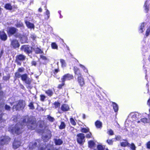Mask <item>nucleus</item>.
<instances>
[{
    "instance_id": "nucleus-16",
    "label": "nucleus",
    "mask_w": 150,
    "mask_h": 150,
    "mask_svg": "<svg viewBox=\"0 0 150 150\" xmlns=\"http://www.w3.org/2000/svg\"><path fill=\"white\" fill-rule=\"evenodd\" d=\"M0 38L2 40L4 41H5L7 39V35L4 31L0 32Z\"/></svg>"
},
{
    "instance_id": "nucleus-56",
    "label": "nucleus",
    "mask_w": 150,
    "mask_h": 150,
    "mask_svg": "<svg viewBox=\"0 0 150 150\" xmlns=\"http://www.w3.org/2000/svg\"><path fill=\"white\" fill-rule=\"evenodd\" d=\"M40 58L41 59H42V60H44L45 61L47 60L46 57L45 56H43V55H41Z\"/></svg>"
},
{
    "instance_id": "nucleus-8",
    "label": "nucleus",
    "mask_w": 150,
    "mask_h": 150,
    "mask_svg": "<svg viewBox=\"0 0 150 150\" xmlns=\"http://www.w3.org/2000/svg\"><path fill=\"white\" fill-rule=\"evenodd\" d=\"M73 79V76L70 74H67L63 76L61 78L62 82H64L66 81L69 80Z\"/></svg>"
},
{
    "instance_id": "nucleus-33",
    "label": "nucleus",
    "mask_w": 150,
    "mask_h": 150,
    "mask_svg": "<svg viewBox=\"0 0 150 150\" xmlns=\"http://www.w3.org/2000/svg\"><path fill=\"white\" fill-rule=\"evenodd\" d=\"M97 148L98 150H104L105 146H102L101 144H99L97 146Z\"/></svg>"
},
{
    "instance_id": "nucleus-10",
    "label": "nucleus",
    "mask_w": 150,
    "mask_h": 150,
    "mask_svg": "<svg viewBox=\"0 0 150 150\" xmlns=\"http://www.w3.org/2000/svg\"><path fill=\"white\" fill-rule=\"evenodd\" d=\"M10 141V139L8 136L1 137L0 140V144L1 145H4Z\"/></svg>"
},
{
    "instance_id": "nucleus-17",
    "label": "nucleus",
    "mask_w": 150,
    "mask_h": 150,
    "mask_svg": "<svg viewBox=\"0 0 150 150\" xmlns=\"http://www.w3.org/2000/svg\"><path fill=\"white\" fill-rule=\"evenodd\" d=\"M38 141H36L34 142H30L29 144V148L30 149H33L36 147Z\"/></svg>"
},
{
    "instance_id": "nucleus-39",
    "label": "nucleus",
    "mask_w": 150,
    "mask_h": 150,
    "mask_svg": "<svg viewBox=\"0 0 150 150\" xmlns=\"http://www.w3.org/2000/svg\"><path fill=\"white\" fill-rule=\"evenodd\" d=\"M128 145V143L126 141L121 143V145L122 146L125 147Z\"/></svg>"
},
{
    "instance_id": "nucleus-30",
    "label": "nucleus",
    "mask_w": 150,
    "mask_h": 150,
    "mask_svg": "<svg viewBox=\"0 0 150 150\" xmlns=\"http://www.w3.org/2000/svg\"><path fill=\"white\" fill-rule=\"evenodd\" d=\"M89 147L92 148L94 145L95 143L93 141H90L88 142Z\"/></svg>"
},
{
    "instance_id": "nucleus-53",
    "label": "nucleus",
    "mask_w": 150,
    "mask_h": 150,
    "mask_svg": "<svg viewBox=\"0 0 150 150\" xmlns=\"http://www.w3.org/2000/svg\"><path fill=\"white\" fill-rule=\"evenodd\" d=\"M48 120L51 122H53L54 120V119L50 116H48Z\"/></svg>"
},
{
    "instance_id": "nucleus-48",
    "label": "nucleus",
    "mask_w": 150,
    "mask_h": 150,
    "mask_svg": "<svg viewBox=\"0 0 150 150\" xmlns=\"http://www.w3.org/2000/svg\"><path fill=\"white\" fill-rule=\"evenodd\" d=\"M40 96L41 100L42 101H44L46 98L45 96L43 95H41Z\"/></svg>"
},
{
    "instance_id": "nucleus-26",
    "label": "nucleus",
    "mask_w": 150,
    "mask_h": 150,
    "mask_svg": "<svg viewBox=\"0 0 150 150\" xmlns=\"http://www.w3.org/2000/svg\"><path fill=\"white\" fill-rule=\"evenodd\" d=\"M60 62L61 63V66L62 67H66V64L65 62V61L62 59H60Z\"/></svg>"
},
{
    "instance_id": "nucleus-34",
    "label": "nucleus",
    "mask_w": 150,
    "mask_h": 150,
    "mask_svg": "<svg viewBox=\"0 0 150 150\" xmlns=\"http://www.w3.org/2000/svg\"><path fill=\"white\" fill-rule=\"evenodd\" d=\"M51 47L52 48L54 49H58V46L55 43H52L51 44Z\"/></svg>"
},
{
    "instance_id": "nucleus-55",
    "label": "nucleus",
    "mask_w": 150,
    "mask_h": 150,
    "mask_svg": "<svg viewBox=\"0 0 150 150\" xmlns=\"http://www.w3.org/2000/svg\"><path fill=\"white\" fill-rule=\"evenodd\" d=\"M54 105L56 108H57L60 106V103L57 102H55L54 103Z\"/></svg>"
},
{
    "instance_id": "nucleus-49",
    "label": "nucleus",
    "mask_w": 150,
    "mask_h": 150,
    "mask_svg": "<svg viewBox=\"0 0 150 150\" xmlns=\"http://www.w3.org/2000/svg\"><path fill=\"white\" fill-rule=\"evenodd\" d=\"M75 74L78 76H81V74L79 70L75 72Z\"/></svg>"
},
{
    "instance_id": "nucleus-32",
    "label": "nucleus",
    "mask_w": 150,
    "mask_h": 150,
    "mask_svg": "<svg viewBox=\"0 0 150 150\" xmlns=\"http://www.w3.org/2000/svg\"><path fill=\"white\" fill-rule=\"evenodd\" d=\"M66 125L64 122H62L61 125L59 126V128L60 129H63L65 128Z\"/></svg>"
},
{
    "instance_id": "nucleus-63",
    "label": "nucleus",
    "mask_w": 150,
    "mask_h": 150,
    "mask_svg": "<svg viewBox=\"0 0 150 150\" xmlns=\"http://www.w3.org/2000/svg\"><path fill=\"white\" fill-rule=\"evenodd\" d=\"M148 105L150 107V99H149L148 101Z\"/></svg>"
},
{
    "instance_id": "nucleus-25",
    "label": "nucleus",
    "mask_w": 150,
    "mask_h": 150,
    "mask_svg": "<svg viewBox=\"0 0 150 150\" xmlns=\"http://www.w3.org/2000/svg\"><path fill=\"white\" fill-rule=\"evenodd\" d=\"M45 93L47 95L50 96H52L53 93L52 91L50 90L49 89L45 91Z\"/></svg>"
},
{
    "instance_id": "nucleus-13",
    "label": "nucleus",
    "mask_w": 150,
    "mask_h": 150,
    "mask_svg": "<svg viewBox=\"0 0 150 150\" xmlns=\"http://www.w3.org/2000/svg\"><path fill=\"white\" fill-rule=\"evenodd\" d=\"M11 45L13 47L16 48L19 47L20 45L18 40H14L11 42Z\"/></svg>"
},
{
    "instance_id": "nucleus-7",
    "label": "nucleus",
    "mask_w": 150,
    "mask_h": 150,
    "mask_svg": "<svg viewBox=\"0 0 150 150\" xmlns=\"http://www.w3.org/2000/svg\"><path fill=\"white\" fill-rule=\"evenodd\" d=\"M21 144V140L20 139H15L13 144V148L15 149L18 148Z\"/></svg>"
},
{
    "instance_id": "nucleus-46",
    "label": "nucleus",
    "mask_w": 150,
    "mask_h": 150,
    "mask_svg": "<svg viewBox=\"0 0 150 150\" xmlns=\"http://www.w3.org/2000/svg\"><path fill=\"white\" fill-rule=\"evenodd\" d=\"M107 142L109 144L112 145L113 144V141L112 140H107Z\"/></svg>"
},
{
    "instance_id": "nucleus-62",
    "label": "nucleus",
    "mask_w": 150,
    "mask_h": 150,
    "mask_svg": "<svg viewBox=\"0 0 150 150\" xmlns=\"http://www.w3.org/2000/svg\"><path fill=\"white\" fill-rule=\"evenodd\" d=\"M3 50H2L1 51V52H0V57H1L2 55L3 54Z\"/></svg>"
},
{
    "instance_id": "nucleus-4",
    "label": "nucleus",
    "mask_w": 150,
    "mask_h": 150,
    "mask_svg": "<svg viewBox=\"0 0 150 150\" xmlns=\"http://www.w3.org/2000/svg\"><path fill=\"white\" fill-rule=\"evenodd\" d=\"M21 78L22 81H24L26 83L28 84H30L31 80L30 78L28 77L27 74H25L22 75Z\"/></svg>"
},
{
    "instance_id": "nucleus-47",
    "label": "nucleus",
    "mask_w": 150,
    "mask_h": 150,
    "mask_svg": "<svg viewBox=\"0 0 150 150\" xmlns=\"http://www.w3.org/2000/svg\"><path fill=\"white\" fill-rule=\"evenodd\" d=\"M23 25V24L22 23H19L17 24L16 25V26L18 28L22 26Z\"/></svg>"
},
{
    "instance_id": "nucleus-59",
    "label": "nucleus",
    "mask_w": 150,
    "mask_h": 150,
    "mask_svg": "<svg viewBox=\"0 0 150 150\" xmlns=\"http://www.w3.org/2000/svg\"><path fill=\"white\" fill-rule=\"evenodd\" d=\"M121 139V137L120 136H117L116 137V139L117 140H119Z\"/></svg>"
},
{
    "instance_id": "nucleus-45",
    "label": "nucleus",
    "mask_w": 150,
    "mask_h": 150,
    "mask_svg": "<svg viewBox=\"0 0 150 150\" xmlns=\"http://www.w3.org/2000/svg\"><path fill=\"white\" fill-rule=\"evenodd\" d=\"M108 133L110 135H113L114 134V132L113 131L112 129H109L108 131Z\"/></svg>"
},
{
    "instance_id": "nucleus-28",
    "label": "nucleus",
    "mask_w": 150,
    "mask_h": 150,
    "mask_svg": "<svg viewBox=\"0 0 150 150\" xmlns=\"http://www.w3.org/2000/svg\"><path fill=\"white\" fill-rule=\"evenodd\" d=\"M142 122L144 123H146L148 122V120L146 118H143L140 120V121H139L137 122L138 123Z\"/></svg>"
},
{
    "instance_id": "nucleus-5",
    "label": "nucleus",
    "mask_w": 150,
    "mask_h": 150,
    "mask_svg": "<svg viewBox=\"0 0 150 150\" xmlns=\"http://www.w3.org/2000/svg\"><path fill=\"white\" fill-rule=\"evenodd\" d=\"M32 49V47L29 46L28 45H24L21 46V50L26 53L29 54L31 52Z\"/></svg>"
},
{
    "instance_id": "nucleus-44",
    "label": "nucleus",
    "mask_w": 150,
    "mask_h": 150,
    "mask_svg": "<svg viewBox=\"0 0 150 150\" xmlns=\"http://www.w3.org/2000/svg\"><path fill=\"white\" fill-rule=\"evenodd\" d=\"M24 68L23 67L20 68L18 69L17 71L20 73H21L24 71Z\"/></svg>"
},
{
    "instance_id": "nucleus-61",
    "label": "nucleus",
    "mask_w": 150,
    "mask_h": 150,
    "mask_svg": "<svg viewBox=\"0 0 150 150\" xmlns=\"http://www.w3.org/2000/svg\"><path fill=\"white\" fill-rule=\"evenodd\" d=\"M3 94V92L2 91H0V98H1Z\"/></svg>"
},
{
    "instance_id": "nucleus-24",
    "label": "nucleus",
    "mask_w": 150,
    "mask_h": 150,
    "mask_svg": "<svg viewBox=\"0 0 150 150\" xmlns=\"http://www.w3.org/2000/svg\"><path fill=\"white\" fill-rule=\"evenodd\" d=\"M95 125L97 128H100L102 127V123L100 121H97L95 122Z\"/></svg>"
},
{
    "instance_id": "nucleus-23",
    "label": "nucleus",
    "mask_w": 150,
    "mask_h": 150,
    "mask_svg": "<svg viewBox=\"0 0 150 150\" xmlns=\"http://www.w3.org/2000/svg\"><path fill=\"white\" fill-rule=\"evenodd\" d=\"M54 142L55 144L57 145H60L62 144L63 143L62 140L59 139H55Z\"/></svg>"
},
{
    "instance_id": "nucleus-11",
    "label": "nucleus",
    "mask_w": 150,
    "mask_h": 150,
    "mask_svg": "<svg viewBox=\"0 0 150 150\" xmlns=\"http://www.w3.org/2000/svg\"><path fill=\"white\" fill-rule=\"evenodd\" d=\"M77 81L78 83L81 87H83L85 85L84 79L82 76L78 77Z\"/></svg>"
},
{
    "instance_id": "nucleus-19",
    "label": "nucleus",
    "mask_w": 150,
    "mask_h": 150,
    "mask_svg": "<svg viewBox=\"0 0 150 150\" xmlns=\"http://www.w3.org/2000/svg\"><path fill=\"white\" fill-rule=\"evenodd\" d=\"M69 109L68 106L66 104H64L62 105L61 107L62 110L63 111H68Z\"/></svg>"
},
{
    "instance_id": "nucleus-22",
    "label": "nucleus",
    "mask_w": 150,
    "mask_h": 150,
    "mask_svg": "<svg viewBox=\"0 0 150 150\" xmlns=\"http://www.w3.org/2000/svg\"><path fill=\"white\" fill-rule=\"evenodd\" d=\"M112 106L115 112H117L118 110V107L117 105L114 102L112 103Z\"/></svg>"
},
{
    "instance_id": "nucleus-37",
    "label": "nucleus",
    "mask_w": 150,
    "mask_h": 150,
    "mask_svg": "<svg viewBox=\"0 0 150 150\" xmlns=\"http://www.w3.org/2000/svg\"><path fill=\"white\" fill-rule=\"evenodd\" d=\"M18 71L16 72L15 74V77L18 78L21 77L22 75Z\"/></svg>"
},
{
    "instance_id": "nucleus-29",
    "label": "nucleus",
    "mask_w": 150,
    "mask_h": 150,
    "mask_svg": "<svg viewBox=\"0 0 150 150\" xmlns=\"http://www.w3.org/2000/svg\"><path fill=\"white\" fill-rule=\"evenodd\" d=\"M34 50L35 53L37 54H41L43 53L42 51L38 48H37L34 49Z\"/></svg>"
},
{
    "instance_id": "nucleus-21",
    "label": "nucleus",
    "mask_w": 150,
    "mask_h": 150,
    "mask_svg": "<svg viewBox=\"0 0 150 150\" xmlns=\"http://www.w3.org/2000/svg\"><path fill=\"white\" fill-rule=\"evenodd\" d=\"M25 57L22 54H20L17 56V60L23 61L25 60Z\"/></svg>"
},
{
    "instance_id": "nucleus-42",
    "label": "nucleus",
    "mask_w": 150,
    "mask_h": 150,
    "mask_svg": "<svg viewBox=\"0 0 150 150\" xmlns=\"http://www.w3.org/2000/svg\"><path fill=\"white\" fill-rule=\"evenodd\" d=\"M29 107H30V109H33L34 108L33 103V102L30 103L28 105Z\"/></svg>"
},
{
    "instance_id": "nucleus-60",
    "label": "nucleus",
    "mask_w": 150,
    "mask_h": 150,
    "mask_svg": "<svg viewBox=\"0 0 150 150\" xmlns=\"http://www.w3.org/2000/svg\"><path fill=\"white\" fill-rule=\"evenodd\" d=\"M32 64L33 65L35 66L36 64V62L35 61H33L32 62Z\"/></svg>"
},
{
    "instance_id": "nucleus-36",
    "label": "nucleus",
    "mask_w": 150,
    "mask_h": 150,
    "mask_svg": "<svg viewBox=\"0 0 150 150\" xmlns=\"http://www.w3.org/2000/svg\"><path fill=\"white\" fill-rule=\"evenodd\" d=\"M129 144V146L132 150H135L136 146L134 143H132Z\"/></svg>"
},
{
    "instance_id": "nucleus-54",
    "label": "nucleus",
    "mask_w": 150,
    "mask_h": 150,
    "mask_svg": "<svg viewBox=\"0 0 150 150\" xmlns=\"http://www.w3.org/2000/svg\"><path fill=\"white\" fill-rule=\"evenodd\" d=\"M10 107L7 105H6L5 106V109L7 110H9L10 109Z\"/></svg>"
},
{
    "instance_id": "nucleus-41",
    "label": "nucleus",
    "mask_w": 150,
    "mask_h": 150,
    "mask_svg": "<svg viewBox=\"0 0 150 150\" xmlns=\"http://www.w3.org/2000/svg\"><path fill=\"white\" fill-rule=\"evenodd\" d=\"M150 33V27H149L147 29L146 31V35L147 36Z\"/></svg>"
},
{
    "instance_id": "nucleus-20",
    "label": "nucleus",
    "mask_w": 150,
    "mask_h": 150,
    "mask_svg": "<svg viewBox=\"0 0 150 150\" xmlns=\"http://www.w3.org/2000/svg\"><path fill=\"white\" fill-rule=\"evenodd\" d=\"M25 23L26 24L27 27L30 28H34V25L33 24L30 23L28 21H25Z\"/></svg>"
},
{
    "instance_id": "nucleus-50",
    "label": "nucleus",
    "mask_w": 150,
    "mask_h": 150,
    "mask_svg": "<svg viewBox=\"0 0 150 150\" xmlns=\"http://www.w3.org/2000/svg\"><path fill=\"white\" fill-rule=\"evenodd\" d=\"M92 134L91 132H89V133L86 134V137L87 138H89L91 137Z\"/></svg>"
},
{
    "instance_id": "nucleus-57",
    "label": "nucleus",
    "mask_w": 150,
    "mask_h": 150,
    "mask_svg": "<svg viewBox=\"0 0 150 150\" xmlns=\"http://www.w3.org/2000/svg\"><path fill=\"white\" fill-rule=\"evenodd\" d=\"M79 69H78L77 67H74V73L76 72L77 71H79Z\"/></svg>"
},
{
    "instance_id": "nucleus-3",
    "label": "nucleus",
    "mask_w": 150,
    "mask_h": 150,
    "mask_svg": "<svg viewBox=\"0 0 150 150\" xmlns=\"http://www.w3.org/2000/svg\"><path fill=\"white\" fill-rule=\"evenodd\" d=\"M138 116V114L137 113H135L134 112L131 113L129 115L128 119L125 122V125L126 124H128V122L129 120L131 122L134 121L136 120Z\"/></svg>"
},
{
    "instance_id": "nucleus-43",
    "label": "nucleus",
    "mask_w": 150,
    "mask_h": 150,
    "mask_svg": "<svg viewBox=\"0 0 150 150\" xmlns=\"http://www.w3.org/2000/svg\"><path fill=\"white\" fill-rule=\"evenodd\" d=\"M46 15L47 16L46 18V19H48L50 17V13L49 11L47 9H46Z\"/></svg>"
},
{
    "instance_id": "nucleus-40",
    "label": "nucleus",
    "mask_w": 150,
    "mask_h": 150,
    "mask_svg": "<svg viewBox=\"0 0 150 150\" xmlns=\"http://www.w3.org/2000/svg\"><path fill=\"white\" fill-rule=\"evenodd\" d=\"M79 66L81 68L83 69L84 70V72H88V71L87 69L83 65L81 64H80Z\"/></svg>"
},
{
    "instance_id": "nucleus-58",
    "label": "nucleus",
    "mask_w": 150,
    "mask_h": 150,
    "mask_svg": "<svg viewBox=\"0 0 150 150\" xmlns=\"http://www.w3.org/2000/svg\"><path fill=\"white\" fill-rule=\"evenodd\" d=\"M3 79L5 80H7L9 79V76H4Z\"/></svg>"
},
{
    "instance_id": "nucleus-35",
    "label": "nucleus",
    "mask_w": 150,
    "mask_h": 150,
    "mask_svg": "<svg viewBox=\"0 0 150 150\" xmlns=\"http://www.w3.org/2000/svg\"><path fill=\"white\" fill-rule=\"evenodd\" d=\"M5 8L7 9L11 10L12 8V6L10 4H6Z\"/></svg>"
},
{
    "instance_id": "nucleus-9",
    "label": "nucleus",
    "mask_w": 150,
    "mask_h": 150,
    "mask_svg": "<svg viewBox=\"0 0 150 150\" xmlns=\"http://www.w3.org/2000/svg\"><path fill=\"white\" fill-rule=\"evenodd\" d=\"M53 148L52 145H47V146L45 144H43L40 145L38 148V150H46L47 149V150H52Z\"/></svg>"
},
{
    "instance_id": "nucleus-15",
    "label": "nucleus",
    "mask_w": 150,
    "mask_h": 150,
    "mask_svg": "<svg viewBox=\"0 0 150 150\" xmlns=\"http://www.w3.org/2000/svg\"><path fill=\"white\" fill-rule=\"evenodd\" d=\"M48 134L47 135H42V139L45 142L47 141L49 139H50L51 137V134L50 132H48Z\"/></svg>"
},
{
    "instance_id": "nucleus-1",
    "label": "nucleus",
    "mask_w": 150,
    "mask_h": 150,
    "mask_svg": "<svg viewBox=\"0 0 150 150\" xmlns=\"http://www.w3.org/2000/svg\"><path fill=\"white\" fill-rule=\"evenodd\" d=\"M22 123H22L20 124L19 123H18L14 127H9L8 131L13 134H18L22 132V127H23L26 125L28 128L31 130L35 129L38 126L34 118H29L27 116L25 117V119L23 120Z\"/></svg>"
},
{
    "instance_id": "nucleus-2",
    "label": "nucleus",
    "mask_w": 150,
    "mask_h": 150,
    "mask_svg": "<svg viewBox=\"0 0 150 150\" xmlns=\"http://www.w3.org/2000/svg\"><path fill=\"white\" fill-rule=\"evenodd\" d=\"M25 106V103L24 101L23 100H20L17 102L14 105L13 109H15L16 110H21L23 109Z\"/></svg>"
},
{
    "instance_id": "nucleus-64",
    "label": "nucleus",
    "mask_w": 150,
    "mask_h": 150,
    "mask_svg": "<svg viewBox=\"0 0 150 150\" xmlns=\"http://www.w3.org/2000/svg\"><path fill=\"white\" fill-rule=\"evenodd\" d=\"M2 115L1 114L0 115V121H1L2 120Z\"/></svg>"
},
{
    "instance_id": "nucleus-27",
    "label": "nucleus",
    "mask_w": 150,
    "mask_h": 150,
    "mask_svg": "<svg viewBox=\"0 0 150 150\" xmlns=\"http://www.w3.org/2000/svg\"><path fill=\"white\" fill-rule=\"evenodd\" d=\"M27 38L25 36H23L21 39V41L22 43H26L27 42Z\"/></svg>"
},
{
    "instance_id": "nucleus-38",
    "label": "nucleus",
    "mask_w": 150,
    "mask_h": 150,
    "mask_svg": "<svg viewBox=\"0 0 150 150\" xmlns=\"http://www.w3.org/2000/svg\"><path fill=\"white\" fill-rule=\"evenodd\" d=\"M70 122L71 124L75 126L76 125V122L72 117L70 119Z\"/></svg>"
},
{
    "instance_id": "nucleus-52",
    "label": "nucleus",
    "mask_w": 150,
    "mask_h": 150,
    "mask_svg": "<svg viewBox=\"0 0 150 150\" xmlns=\"http://www.w3.org/2000/svg\"><path fill=\"white\" fill-rule=\"evenodd\" d=\"M62 83L61 84H60L58 85V88H61L64 85V82H62Z\"/></svg>"
},
{
    "instance_id": "nucleus-14",
    "label": "nucleus",
    "mask_w": 150,
    "mask_h": 150,
    "mask_svg": "<svg viewBox=\"0 0 150 150\" xmlns=\"http://www.w3.org/2000/svg\"><path fill=\"white\" fill-rule=\"evenodd\" d=\"M150 2L148 0L146 1L144 5V10L146 13H147L149 10V5Z\"/></svg>"
},
{
    "instance_id": "nucleus-6",
    "label": "nucleus",
    "mask_w": 150,
    "mask_h": 150,
    "mask_svg": "<svg viewBox=\"0 0 150 150\" xmlns=\"http://www.w3.org/2000/svg\"><path fill=\"white\" fill-rule=\"evenodd\" d=\"M77 141L80 144L83 143L85 141L84 134L80 133L77 135Z\"/></svg>"
},
{
    "instance_id": "nucleus-18",
    "label": "nucleus",
    "mask_w": 150,
    "mask_h": 150,
    "mask_svg": "<svg viewBox=\"0 0 150 150\" xmlns=\"http://www.w3.org/2000/svg\"><path fill=\"white\" fill-rule=\"evenodd\" d=\"M145 23H141L139 28V31L140 33H143L144 30V27Z\"/></svg>"
},
{
    "instance_id": "nucleus-51",
    "label": "nucleus",
    "mask_w": 150,
    "mask_h": 150,
    "mask_svg": "<svg viewBox=\"0 0 150 150\" xmlns=\"http://www.w3.org/2000/svg\"><path fill=\"white\" fill-rule=\"evenodd\" d=\"M146 145L147 148L149 149H150V141H149L147 142Z\"/></svg>"
},
{
    "instance_id": "nucleus-31",
    "label": "nucleus",
    "mask_w": 150,
    "mask_h": 150,
    "mask_svg": "<svg viewBox=\"0 0 150 150\" xmlns=\"http://www.w3.org/2000/svg\"><path fill=\"white\" fill-rule=\"evenodd\" d=\"M89 129L88 128H82L81 130V132L83 133H86L89 132Z\"/></svg>"
},
{
    "instance_id": "nucleus-12",
    "label": "nucleus",
    "mask_w": 150,
    "mask_h": 150,
    "mask_svg": "<svg viewBox=\"0 0 150 150\" xmlns=\"http://www.w3.org/2000/svg\"><path fill=\"white\" fill-rule=\"evenodd\" d=\"M17 29L14 27L10 28L7 31L8 35L10 36L13 34L17 31Z\"/></svg>"
}]
</instances>
